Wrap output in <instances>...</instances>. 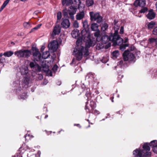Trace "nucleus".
I'll list each match as a JSON object with an SVG mask.
<instances>
[{
	"instance_id": "62",
	"label": "nucleus",
	"mask_w": 157,
	"mask_h": 157,
	"mask_svg": "<svg viewBox=\"0 0 157 157\" xmlns=\"http://www.w3.org/2000/svg\"><path fill=\"white\" fill-rule=\"evenodd\" d=\"M47 83V82L45 81L44 82H43V84L46 85Z\"/></svg>"
},
{
	"instance_id": "33",
	"label": "nucleus",
	"mask_w": 157,
	"mask_h": 157,
	"mask_svg": "<svg viewBox=\"0 0 157 157\" xmlns=\"http://www.w3.org/2000/svg\"><path fill=\"white\" fill-rule=\"evenodd\" d=\"M29 65L31 68L34 67L36 66H39V65L35 61L30 62Z\"/></svg>"
},
{
	"instance_id": "19",
	"label": "nucleus",
	"mask_w": 157,
	"mask_h": 157,
	"mask_svg": "<svg viewBox=\"0 0 157 157\" xmlns=\"http://www.w3.org/2000/svg\"><path fill=\"white\" fill-rule=\"evenodd\" d=\"M128 58L130 62L134 63L136 61V58L134 55L132 53L128 54Z\"/></svg>"
},
{
	"instance_id": "49",
	"label": "nucleus",
	"mask_w": 157,
	"mask_h": 157,
	"mask_svg": "<svg viewBox=\"0 0 157 157\" xmlns=\"http://www.w3.org/2000/svg\"><path fill=\"white\" fill-rule=\"evenodd\" d=\"M88 103V102L87 101L86 102V106H85V109L87 112L90 113V109L88 108V107L87 105Z\"/></svg>"
},
{
	"instance_id": "22",
	"label": "nucleus",
	"mask_w": 157,
	"mask_h": 157,
	"mask_svg": "<svg viewBox=\"0 0 157 157\" xmlns=\"http://www.w3.org/2000/svg\"><path fill=\"white\" fill-rule=\"evenodd\" d=\"M83 26L84 28V29L86 30V31L89 32L88 31L89 29V25L88 24V22L87 20H85L83 22Z\"/></svg>"
},
{
	"instance_id": "6",
	"label": "nucleus",
	"mask_w": 157,
	"mask_h": 157,
	"mask_svg": "<svg viewBox=\"0 0 157 157\" xmlns=\"http://www.w3.org/2000/svg\"><path fill=\"white\" fill-rule=\"evenodd\" d=\"M77 10L76 6H71L68 10V14L71 20H73L74 19V15L76 13Z\"/></svg>"
},
{
	"instance_id": "41",
	"label": "nucleus",
	"mask_w": 157,
	"mask_h": 157,
	"mask_svg": "<svg viewBox=\"0 0 157 157\" xmlns=\"http://www.w3.org/2000/svg\"><path fill=\"white\" fill-rule=\"evenodd\" d=\"M147 10V7H144L140 11V13H144Z\"/></svg>"
},
{
	"instance_id": "18",
	"label": "nucleus",
	"mask_w": 157,
	"mask_h": 157,
	"mask_svg": "<svg viewBox=\"0 0 157 157\" xmlns=\"http://www.w3.org/2000/svg\"><path fill=\"white\" fill-rule=\"evenodd\" d=\"M14 55L19 58H23V49L15 52Z\"/></svg>"
},
{
	"instance_id": "14",
	"label": "nucleus",
	"mask_w": 157,
	"mask_h": 157,
	"mask_svg": "<svg viewBox=\"0 0 157 157\" xmlns=\"http://www.w3.org/2000/svg\"><path fill=\"white\" fill-rule=\"evenodd\" d=\"M94 36L96 38V40L98 41H102V34H100L99 31H97L95 32L94 33Z\"/></svg>"
},
{
	"instance_id": "63",
	"label": "nucleus",
	"mask_w": 157,
	"mask_h": 157,
	"mask_svg": "<svg viewBox=\"0 0 157 157\" xmlns=\"http://www.w3.org/2000/svg\"><path fill=\"white\" fill-rule=\"evenodd\" d=\"M48 117V115H45V117H44V118L45 119L47 118Z\"/></svg>"
},
{
	"instance_id": "15",
	"label": "nucleus",
	"mask_w": 157,
	"mask_h": 157,
	"mask_svg": "<svg viewBox=\"0 0 157 157\" xmlns=\"http://www.w3.org/2000/svg\"><path fill=\"white\" fill-rule=\"evenodd\" d=\"M31 55L30 51L28 49H23V56L24 58H28Z\"/></svg>"
},
{
	"instance_id": "4",
	"label": "nucleus",
	"mask_w": 157,
	"mask_h": 157,
	"mask_svg": "<svg viewBox=\"0 0 157 157\" xmlns=\"http://www.w3.org/2000/svg\"><path fill=\"white\" fill-rule=\"evenodd\" d=\"M113 33H111L109 35H104L102 36V42L105 44H108V46L110 47L111 42H112V36H113Z\"/></svg>"
},
{
	"instance_id": "39",
	"label": "nucleus",
	"mask_w": 157,
	"mask_h": 157,
	"mask_svg": "<svg viewBox=\"0 0 157 157\" xmlns=\"http://www.w3.org/2000/svg\"><path fill=\"white\" fill-rule=\"evenodd\" d=\"M90 105L91 108L92 109H93L96 107L95 103L93 101H91L90 102Z\"/></svg>"
},
{
	"instance_id": "23",
	"label": "nucleus",
	"mask_w": 157,
	"mask_h": 157,
	"mask_svg": "<svg viewBox=\"0 0 157 157\" xmlns=\"http://www.w3.org/2000/svg\"><path fill=\"white\" fill-rule=\"evenodd\" d=\"M20 71L22 75H25L28 73V68L27 67L22 68L21 69Z\"/></svg>"
},
{
	"instance_id": "10",
	"label": "nucleus",
	"mask_w": 157,
	"mask_h": 157,
	"mask_svg": "<svg viewBox=\"0 0 157 157\" xmlns=\"http://www.w3.org/2000/svg\"><path fill=\"white\" fill-rule=\"evenodd\" d=\"M133 155L134 157H142L143 151L140 149H136L133 151Z\"/></svg>"
},
{
	"instance_id": "24",
	"label": "nucleus",
	"mask_w": 157,
	"mask_h": 157,
	"mask_svg": "<svg viewBox=\"0 0 157 157\" xmlns=\"http://www.w3.org/2000/svg\"><path fill=\"white\" fill-rule=\"evenodd\" d=\"M98 25L96 23L92 24L91 25V30L94 31H96L97 30L98 28Z\"/></svg>"
},
{
	"instance_id": "42",
	"label": "nucleus",
	"mask_w": 157,
	"mask_h": 157,
	"mask_svg": "<svg viewBox=\"0 0 157 157\" xmlns=\"http://www.w3.org/2000/svg\"><path fill=\"white\" fill-rule=\"evenodd\" d=\"M113 56L117 57L119 55V53L118 51H115L112 53Z\"/></svg>"
},
{
	"instance_id": "27",
	"label": "nucleus",
	"mask_w": 157,
	"mask_h": 157,
	"mask_svg": "<svg viewBox=\"0 0 157 157\" xmlns=\"http://www.w3.org/2000/svg\"><path fill=\"white\" fill-rule=\"evenodd\" d=\"M13 54V52L11 51H8L5 52L3 55L6 57H9L11 56Z\"/></svg>"
},
{
	"instance_id": "5",
	"label": "nucleus",
	"mask_w": 157,
	"mask_h": 157,
	"mask_svg": "<svg viewBox=\"0 0 157 157\" xmlns=\"http://www.w3.org/2000/svg\"><path fill=\"white\" fill-rule=\"evenodd\" d=\"M33 55L34 59L36 61H39L41 58V55L38 49L36 47H32Z\"/></svg>"
},
{
	"instance_id": "48",
	"label": "nucleus",
	"mask_w": 157,
	"mask_h": 157,
	"mask_svg": "<svg viewBox=\"0 0 157 157\" xmlns=\"http://www.w3.org/2000/svg\"><path fill=\"white\" fill-rule=\"evenodd\" d=\"M25 140L28 141L30 139V136L29 134H26L25 136Z\"/></svg>"
},
{
	"instance_id": "60",
	"label": "nucleus",
	"mask_w": 157,
	"mask_h": 157,
	"mask_svg": "<svg viewBox=\"0 0 157 157\" xmlns=\"http://www.w3.org/2000/svg\"><path fill=\"white\" fill-rule=\"evenodd\" d=\"M26 80V81H27V84H28V83H29V79H26L25 78V80H24V81L25 82V81Z\"/></svg>"
},
{
	"instance_id": "31",
	"label": "nucleus",
	"mask_w": 157,
	"mask_h": 157,
	"mask_svg": "<svg viewBox=\"0 0 157 157\" xmlns=\"http://www.w3.org/2000/svg\"><path fill=\"white\" fill-rule=\"evenodd\" d=\"M94 3L93 0H86V5L88 7L92 6Z\"/></svg>"
},
{
	"instance_id": "53",
	"label": "nucleus",
	"mask_w": 157,
	"mask_h": 157,
	"mask_svg": "<svg viewBox=\"0 0 157 157\" xmlns=\"http://www.w3.org/2000/svg\"><path fill=\"white\" fill-rule=\"evenodd\" d=\"M129 53L128 51H125L123 53V56H128Z\"/></svg>"
},
{
	"instance_id": "52",
	"label": "nucleus",
	"mask_w": 157,
	"mask_h": 157,
	"mask_svg": "<svg viewBox=\"0 0 157 157\" xmlns=\"http://www.w3.org/2000/svg\"><path fill=\"white\" fill-rule=\"evenodd\" d=\"M124 33V29L123 27H121L120 29V33L121 34H123Z\"/></svg>"
},
{
	"instance_id": "11",
	"label": "nucleus",
	"mask_w": 157,
	"mask_h": 157,
	"mask_svg": "<svg viewBox=\"0 0 157 157\" xmlns=\"http://www.w3.org/2000/svg\"><path fill=\"white\" fill-rule=\"evenodd\" d=\"M149 145L152 147V150L154 153L157 154V141L154 140L149 143Z\"/></svg>"
},
{
	"instance_id": "17",
	"label": "nucleus",
	"mask_w": 157,
	"mask_h": 157,
	"mask_svg": "<svg viewBox=\"0 0 157 157\" xmlns=\"http://www.w3.org/2000/svg\"><path fill=\"white\" fill-rule=\"evenodd\" d=\"M85 13L83 11L79 12L77 13L76 16V19L77 20H80L84 18Z\"/></svg>"
},
{
	"instance_id": "20",
	"label": "nucleus",
	"mask_w": 157,
	"mask_h": 157,
	"mask_svg": "<svg viewBox=\"0 0 157 157\" xmlns=\"http://www.w3.org/2000/svg\"><path fill=\"white\" fill-rule=\"evenodd\" d=\"M150 146L149 145V143H144L143 146V149L142 150L143 151H150Z\"/></svg>"
},
{
	"instance_id": "55",
	"label": "nucleus",
	"mask_w": 157,
	"mask_h": 157,
	"mask_svg": "<svg viewBox=\"0 0 157 157\" xmlns=\"http://www.w3.org/2000/svg\"><path fill=\"white\" fill-rule=\"evenodd\" d=\"M56 83L57 85L59 86L61 85V82L60 81H57Z\"/></svg>"
},
{
	"instance_id": "64",
	"label": "nucleus",
	"mask_w": 157,
	"mask_h": 157,
	"mask_svg": "<svg viewBox=\"0 0 157 157\" xmlns=\"http://www.w3.org/2000/svg\"><path fill=\"white\" fill-rule=\"evenodd\" d=\"M155 6H156V10H157V2H156V3L155 4Z\"/></svg>"
},
{
	"instance_id": "44",
	"label": "nucleus",
	"mask_w": 157,
	"mask_h": 157,
	"mask_svg": "<svg viewBox=\"0 0 157 157\" xmlns=\"http://www.w3.org/2000/svg\"><path fill=\"white\" fill-rule=\"evenodd\" d=\"M152 34L155 35H157V27H155L152 31Z\"/></svg>"
},
{
	"instance_id": "54",
	"label": "nucleus",
	"mask_w": 157,
	"mask_h": 157,
	"mask_svg": "<svg viewBox=\"0 0 157 157\" xmlns=\"http://www.w3.org/2000/svg\"><path fill=\"white\" fill-rule=\"evenodd\" d=\"M74 126H76L79 127V128H80L81 127V126L79 124H74Z\"/></svg>"
},
{
	"instance_id": "46",
	"label": "nucleus",
	"mask_w": 157,
	"mask_h": 157,
	"mask_svg": "<svg viewBox=\"0 0 157 157\" xmlns=\"http://www.w3.org/2000/svg\"><path fill=\"white\" fill-rule=\"evenodd\" d=\"M92 113L96 115H98L100 113L96 109H93Z\"/></svg>"
},
{
	"instance_id": "30",
	"label": "nucleus",
	"mask_w": 157,
	"mask_h": 157,
	"mask_svg": "<svg viewBox=\"0 0 157 157\" xmlns=\"http://www.w3.org/2000/svg\"><path fill=\"white\" fill-rule=\"evenodd\" d=\"M78 30L75 31L73 30L71 33V34L73 37L76 38L78 36Z\"/></svg>"
},
{
	"instance_id": "58",
	"label": "nucleus",
	"mask_w": 157,
	"mask_h": 157,
	"mask_svg": "<svg viewBox=\"0 0 157 157\" xmlns=\"http://www.w3.org/2000/svg\"><path fill=\"white\" fill-rule=\"evenodd\" d=\"M119 64H120V65H122L123 64V60H121L119 62Z\"/></svg>"
},
{
	"instance_id": "50",
	"label": "nucleus",
	"mask_w": 157,
	"mask_h": 157,
	"mask_svg": "<svg viewBox=\"0 0 157 157\" xmlns=\"http://www.w3.org/2000/svg\"><path fill=\"white\" fill-rule=\"evenodd\" d=\"M123 56V59L124 61H129L128 58V56Z\"/></svg>"
},
{
	"instance_id": "2",
	"label": "nucleus",
	"mask_w": 157,
	"mask_h": 157,
	"mask_svg": "<svg viewBox=\"0 0 157 157\" xmlns=\"http://www.w3.org/2000/svg\"><path fill=\"white\" fill-rule=\"evenodd\" d=\"M112 43H113V46L117 45L120 46L123 44V40L120 37L118 34V32L117 30L115 31L113 36H112Z\"/></svg>"
},
{
	"instance_id": "21",
	"label": "nucleus",
	"mask_w": 157,
	"mask_h": 157,
	"mask_svg": "<svg viewBox=\"0 0 157 157\" xmlns=\"http://www.w3.org/2000/svg\"><path fill=\"white\" fill-rule=\"evenodd\" d=\"M62 5L64 6L66 5L69 6L73 4V0H62Z\"/></svg>"
},
{
	"instance_id": "51",
	"label": "nucleus",
	"mask_w": 157,
	"mask_h": 157,
	"mask_svg": "<svg viewBox=\"0 0 157 157\" xmlns=\"http://www.w3.org/2000/svg\"><path fill=\"white\" fill-rule=\"evenodd\" d=\"M58 67L56 65H55L53 68L52 69L54 71H56L57 70Z\"/></svg>"
},
{
	"instance_id": "56",
	"label": "nucleus",
	"mask_w": 157,
	"mask_h": 157,
	"mask_svg": "<svg viewBox=\"0 0 157 157\" xmlns=\"http://www.w3.org/2000/svg\"><path fill=\"white\" fill-rule=\"evenodd\" d=\"M5 61V59H0V63H2Z\"/></svg>"
},
{
	"instance_id": "37",
	"label": "nucleus",
	"mask_w": 157,
	"mask_h": 157,
	"mask_svg": "<svg viewBox=\"0 0 157 157\" xmlns=\"http://www.w3.org/2000/svg\"><path fill=\"white\" fill-rule=\"evenodd\" d=\"M63 15L64 17H68L69 18L70 17L68 16V12L67 11L66 9L64 10L63 11Z\"/></svg>"
},
{
	"instance_id": "25",
	"label": "nucleus",
	"mask_w": 157,
	"mask_h": 157,
	"mask_svg": "<svg viewBox=\"0 0 157 157\" xmlns=\"http://www.w3.org/2000/svg\"><path fill=\"white\" fill-rule=\"evenodd\" d=\"M151 153L150 151H143L142 157H151Z\"/></svg>"
},
{
	"instance_id": "16",
	"label": "nucleus",
	"mask_w": 157,
	"mask_h": 157,
	"mask_svg": "<svg viewBox=\"0 0 157 157\" xmlns=\"http://www.w3.org/2000/svg\"><path fill=\"white\" fill-rule=\"evenodd\" d=\"M149 43L152 45L155 44V47H157V37L154 38L151 37L149 38L148 40Z\"/></svg>"
},
{
	"instance_id": "45",
	"label": "nucleus",
	"mask_w": 157,
	"mask_h": 157,
	"mask_svg": "<svg viewBox=\"0 0 157 157\" xmlns=\"http://www.w3.org/2000/svg\"><path fill=\"white\" fill-rule=\"evenodd\" d=\"M73 26L75 28H77L78 27V23L77 21H75L73 23Z\"/></svg>"
},
{
	"instance_id": "1",
	"label": "nucleus",
	"mask_w": 157,
	"mask_h": 157,
	"mask_svg": "<svg viewBox=\"0 0 157 157\" xmlns=\"http://www.w3.org/2000/svg\"><path fill=\"white\" fill-rule=\"evenodd\" d=\"M82 38L78 39L76 42V47L74 49L73 54L76 58V59L73 58L72 63L76 64V60L80 61L82 57L83 53L86 56L89 55L88 48L95 45V42L90 38V32L85 29H83L81 32Z\"/></svg>"
},
{
	"instance_id": "7",
	"label": "nucleus",
	"mask_w": 157,
	"mask_h": 157,
	"mask_svg": "<svg viewBox=\"0 0 157 157\" xmlns=\"http://www.w3.org/2000/svg\"><path fill=\"white\" fill-rule=\"evenodd\" d=\"M58 44L57 42L55 40H53L48 45V47L50 51L51 52L56 51L58 48Z\"/></svg>"
},
{
	"instance_id": "57",
	"label": "nucleus",
	"mask_w": 157,
	"mask_h": 157,
	"mask_svg": "<svg viewBox=\"0 0 157 157\" xmlns=\"http://www.w3.org/2000/svg\"><path fill=\"white\" fill-rule=\"evenodd\" d=\"M45 48V47L44 46H42V47H41V49H40L41 51V52H42L44 51V50Z\"/></svg>"
},
{
	"instance_id": "59",
	"label": "nucleus",
	"mask_w": 157,
	"mask_h": 157,
	"mask_svg": "<svg viewBox=\"0 0 157 157\" xmlns=\"http://www.w3.org/2000/svg\"><path fill=\"white\" fill-rule=\"evenodd\" d=\"M5 7L2 6L0 8V12L2 11Z\"/></svg>"
},
{
	"instance_id": "35",
	"label": "nucleus",
	"mask_w": 157,
	"mask_h": 157,
	"mask_svg": "<svg viewBox=\"0 0 157 157\" xmlns=\"http://www.w3.org/2000/svg\"><path fill=\"white\" fill-rule=\"evenodd\" d=\"M128 46V44H122L120 45V49L122 51H124L126 47Z\"/></svg>"
},
{
	"instance_id": "36",
	"label": "nucleus",
	"mask_w": 157,
	"mask_h": 157,
	"mask_svg": "<svg viewBox=\"0 0 157 157\" xmlns=\"http://www.w3.org/2000/svg\"><path fill=\"white\" fill-rule=\"evenodd\" d=\"M104 47V45L102 44L101 43H99L96 46V48L97 49L100 50L103 48Z\"/></svg>"
},
{
	"instance_id": "47",
	"label": "nucleus",
	"mask_w": 157,
	"mask_h": 157,
	"mask_svg": "<svg viewBox=\"0 0 157 157\" xmlns=\"http://www.w3.org/2000/svg\"><path fill=\"white\" fill-rule=\"evenodd\" d=\"M10 0H6L5 1L3 4L2 6H4V7H5L8 4Z\"/></svg>"
},
{
	"instance_id": "29",
	"label": "nucleus",
	"mask_w": 157,
	"mask_h": 157,
	"mask_svg": "<svg viewBox=\"0 0 157 157\" xmlns=\"http://www.w3.org/2000/svg\"><path fill=\"white\" fill-rule=\"evenodd\" d=\"M86 93L85 94L87 98V101H88V99L90 97L91 95V93L90 91V89L89 88H87L86 89Z\"/></svg>"
},
{
	"instance_id": "26",
	"label": "nucleus",
	"mask_w": 157,
	"mask_h": 157,
	"mask_svg": "<svg viewBox=\"0 0 157 157\" xmlns=\"http://www.w3.org/2000/svg\"><path fill=\"white\" fill-rule=\"evenodd\" d=\"M101 30L104 31L108 29L109 25L106 23H104L101 25Z\"/></svg>"
},
{
	"instance_id": "9",
	"label": "nucleus",
	"mask_w": 157,
	"mask_h": 157,
	"mask_svg": "<svg viewBox=\"0 0 157 157\" xmlns=\"http://www.w3.org/2000/svg\"><path fill=\"white\" fill-rule=\"evenodd\" d=\"M146 2L145 0H136L134 4L136 7L140 6L144 7L146 5Z\"/></svg>"
},
{
	"instance_id": "3",
	"label": "nucleus",
	"mask_w": 157,
	"mask_h": 157,
	"mask_svg": "<svg viewBox=\"0 0 157 157\" xmlns=\"http://www.w3.org/2000/svg\"><path fill=\"white\" fill-rule=\"evenodd\" d=\"M90 19L91 21H97L98 23H100L102 20V17L98 13H94L93 11L90 12Z\"/></svg>"
},
{
	"instance_id": "28",
	"label": "nucleus",
	"mask_w": 157,
	"mask_h": 157,
	"mask_svg": "<svg viewBox=\"0 0 157 157\" xmlns=\"http://www.w3.org/2000/svg\"><path fill=\"white\" fill-rule=\"evenodd\" d=\"M50 56V53L48 51H46L43 53L42 57L45 59L47 58Z\"/></svg>"
},
{
	"instance_id": "8",
	"label": "nucleus",
	"mask_w": 157,
	"mask_h": 157,
	"mask_svg": "<svg viewBox=\"0 0 157 157\" xmlns=\"http://www.w3.org/2000/svg\"><path fill=\"white\" fill-rule=\"evenodd\" d=\"M62 20V21L61 23V25L62 27L64 29H67L70 27V23L68 19L63 18Z\"/></svg>"
},
{
	"instance_id": "13",
	"label": "nucleus",
	"mask_w": 157,
	"mask_h": 157,
	"mask_svg": "<svg viewBox=\"0 0 157 157\" xmlns=\"http://www.w3.org/2000/svg\"><path fill=\"white\" fill-rule=\"evenodd\" d=\"M155 16V14L153 11L152 9L149 10L148 13L147 15V17L149 19H154Z\"/></svg>"
},
{
	"instance_id": "61",
	"label": "nucleus",
	"mask_w": 157,
	"mask_h": 157,
	"mask_svg": "<svg viewBox=\"0 0 157 157\" xmlns=\"http://www.w3.org/2000/svg\"><path fill=\"white\" fill-rule=\"evenodd\" d=\"M128 38H125V40H124V42L125 43H126L127 41H128Z\"/></svg>"
},
{
	"instance_id": "12",
	"label": "nucleus",
	"mask_w": 157,
	"mask_h": 157,
	"mask_svg": "<svg viewBox=\"0 0 157 157\" xmlns=\"http://www.w3.org/2000/svg\"><path fill=\"white\" fill-rule=\"evenodd\" d=\"M61 31V27L59 25H56L54 28L52 35H58Z\"/></svg>"
},
{
	"instance_id": "38",
	"label": "nucleus",
	"mask_w": 157,
	"mask_h": 157,
	"mask_svg": "<svg viewBox=\"0 0 157 157\" xmlns=\"http://www.w3.org/2000/svg\"><path fill=\"white\" fill-rule=\"evenodd\" d=\"M74 2L75 3V6H76L77 7V6L78 8L80 6L81 4V2L80 0H74Z\"/></svg>"
},
{
	"instance_id": "34",
	"label": "nucleus",
	"mask_w": 157,
	"mask_h": 157,
	"mask_svg": "<svg viewBox=\"0 0 157 157\" xmlns=\"http://www.w3.org/2000/svg\"><path fill=\"white\" fill-rule=\"evenodd\" d=\"M23 26L24 28L26 29H29L32 27L31 24L29 22H24Z\"/></svg>"
},
{
	"instance_id": "43",
	"label": "nucleus",
	"mask_w": 157,
	"mask_h": 157,
	"mask_svg": "<svg viewBox=\"0 0 157 157\" xmlns=\"http://www.w3.org/2000/svg\"><path fill=\"white\" fill-rule=\"evenodd\" d=\"M57 20H60L62 17V13L61 12H59L57 13Z\"/></svg>"
},
{
	"instance_id": "40",
	"label": "nucleus",
	"mask_w": 157,
	"mask_h": 157,
	"mask_svg": "<svg viewBox=\"0 0 157 157\" xmlns=\"http://www.w3.org/2000/svg\"><path fill=\"white\" fill-rule=\"evenodd\" d=\"M42 24H40L37 25H36V27L32 29L31 30V31H33L34 30H36L39 29L41 26Z\"/></svg>"
},
{
	"instance_id": "32",
	"label": "nucleus",
	"mask_w": 157,
	"mask_h": 157,
	"mask_svg": "<svg viewBox=\"0 0 157 157\" xmlns=\"http://www.w3.org/2000/svg\"><path fill=\"white\" fill-rule=\"evenodd\" d=\"M155 24V22L151 21L148 24L147 28L149 29H151L153 28Z\"/></svg>"
}]
</instances>
